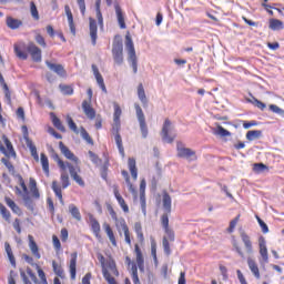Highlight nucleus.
Wrapping results in <instances>:
<instances>
[{"mask_svg":"<svg viewBox=\"0 0 284 284\" xmlns=\"http://www.w3.org/2000/svg\"><path fill=\"white\" fill-rule=\"evenodd\" d=\"M125 50L129 54L128 61L129 63H131L133 73L136 74L139 72V61L136 59V50L134 49V42L132 41V37H130V34L125 36Z\"/></svg>","mask_w":284,"mask_h":284,"instance_id":"f257e3e1","label":"nucleus"},{"mask_svg":"<svg viewBox=\"0 0 284 284\" xmlns=\"http://www.w3.org/2000/svg\"><path fill=\"white\" fill-rule=\"evenodd\" d=\"M161 134L162 141L165 143H173L174 139H176V131H174V125H172V122L169 119L164 121Z\"/></svg>","mask_w":284,"mask_h":284,"instance_id":"f03ea898","label":"nucleus"},{"mask_svg":"<svg viewBox=\"0 0 284 284\" xmlns=\"http://www.w3.org/2000/svg\"><path fill=\"white\" fill-rule=\"evenodd\" d=\"M179 159H186V161H196V152L190 148L183 146V143L179 142L178 146Z\"/></svg>","mask_w":284,"mask_h":284,"instance_id":"7ed1b4c3","label":"nucleus"},{"mask_svg":"<svg viewBox=\"0 0 284 284\" xmlns=\"http://www.w3.org/2000/svg\"><path fill=\"white\" fill-rule=\"evenodd\" d=\"M67 168L69 170L71 179H73V181H75V183H78V185H80L81 187H85V182L79 174V172H81V168H79V164L74 165L70 162H67Z\"/></svg>","mask_w":284,"mask_h":284,"instance_id":"20e7f679","label":"nucleus"},{"mask_svg":"<svg viewBox=\"0 0 284 284\" xmlns=\"http://www.w3.org/2000/svg\"><path fill=\"white\" fill-rule=\"evenodd\" d=\"M135 114L138 116V121L140 123V130L143 139H148V124L145 123V114L143 113V109L138 103L134 104Z\"/></svg>","mask_w":284,"mask_h":284,"instance_id":"39448f33","label":"nucleus"},{"mask_svg":"<svg viewBox=\"0 0 284 284\" xmlns=\"http://www.w3.org/2000/svg\"><path fill=\"white\" fill-rule=\"evenodd\" d=\"M112 57L116 65H123V42L121 41L113 42Z\"/></svg>","mask_w":284,"mask_h":284,"instance_id":"423d86ee","label":"nucleus"},{"mask_svg":"<svg viewBox=\"0 0 284 284\" xmlns=\"http://www.w3.org/2000/svg\"><path fill=\"white\" fill-rule=\"evenodd\" d=\"M258 247H260V263L261 265H267L270 263V254L267 253V242L265 237H260L258 240Z\"/></svg>","mask_w":284,"mask_h":284,"instance_id":"0eeeda50","label":"nucleus"},{"mask_svg":"<svg viewBox=\"0 0 284 284\" xmlns=\"http://www.w3.org/2000/svg\"><path fill=\"white\" fill-rule=\"evenodd\" d=\"M27 51L31 55L32 61L36 63H41V49L34 44V42H29L27 45Z\"/></svg>","mask_w":284,"mask_h":284,"instance_id":"6e6552de","label":"nucleus"},{"mask_svg":"<svg viewBox=\"0 0 284 284\" xmlns=\"http://www.w3.org/2000/svg\"><path fill=\"white\" fill-rule=\"evenodd\" d=\"M45 65L51 70V72H54L58 74V77H61L64 79V77H68V72H65V68L62 67V64H57L52 61L45 60Z\"/></svg>","mask_w":284,"mask_h":284,"instance_id":"1a4fd4ad","label":"nucleus"},{"mask_svg":"<svg viewBox=\"0 0 284 284\" xmlns=\"http://www.w3.org/2000/svg\"><path fill=\"white\" fill-rule=\"evenodd\" d=\"M3 143L6 145L4 151H1L7 159H17V152L14 151V146H12V142H10V139L8 136L2 135Z\"/></svg>","mask_w":284,"mask_h":284,"instance_id":"9d476101","label":"nucleus"},{"mask_svg":"<svg viewBox=\"0 0 284 284\" xmlns=\"http://www.w3.org/2000/svg\"><path fill=\"white\" fill-rule=\"evenodd\" d=\"M114 108V113H113V126L112 130L113 132H119L121 130V106L116 103L113 104Z\"/></svg>","mask_w":284,"mask_h":284,"instance_id":"9b49d317","label":"nucleus"},{"mask_svg":"<svg viewBox=\"0 0 284 284\" xmlns=\"http://www.w3.org/2000/svg\"><path fill=\"white\" fill-rule=\"evenodd\" d=\"M59 148H60L61 154H63L65 159H68L69 161H73V163L78 165L79 158H77V155H74V153H72V151H70V149L65 146V144H63V142H59Z\"/></svg>","mask_w":284,"mask_h":284,"instance_id":"f8f14e48","label":"nucleus"},{"mask_svg":"<svg viewBox=\"0 0 284 284\" xmlns=\"http://www.w3.org/2000/svg\"><path fill=\"white\" fill-rule=\"evenodd\" d=\"M82 110L85 116H88L91 121L95 119L97 111L94 110V108H92V103L90 102V100H84L82 102Z\"/></svg>","mask_w":284,"mask_h":284,"instance_id":"ddd939ff","label":"nucleus"},{"mask_svg":"<svg viewBox=\"0 0 284 284\" xmlns=\"http://www.w3.org/2000/svg\"><path fill=\"white\" fill-rule=\"evenodd\" d=\"M89 30H90L92 45H97V39H98L97 32L99 30V27L97 26V20H94V18H89Z\"/></svg>","mask_w":284,"mask_h":284,"instance_id":"4468645a","label":"nucleus"},{"mask_svg":"<svg viewBox=\"0 0 284 284\" xmlns=\"http://www.w3.org/2000/svg\"><path fill=\"white\" fill-rule=\"evenodd\" d=\"M16 194H18L19 196H22V200L24 201V205L26 207H28V210H34V202L32 201V197H30V194H23V191H21V189H19V186H16Z\"/></svg>","mask_w":284,"mask_h":284,"instance_id":"2eb2a0df","label":"nucleus"},{"mask_svg":"<svg viewBox=\"0 0 284 284\" xmlns=\"http://www.w3.org/2000/svg\"><path fill=\"white\" fill-rule=\"evenodd\" d=\"M106 6H112V0H105ZM95 16L100 28H103V13H101V0H95Z\"/></svg>","mask_w":284,"mask_h":284,"instance_id":"dca6fc26","label":"nucleus"},{"mask_svg":"<svg viewBox=\"0 0 284 284\" xmlns=\"http://www.w3.org/2000/svg\"><path fill=\"white\" fill-rule=\"evenodd\" d=\"M89 221L94 236H97V239H101V224H99V221L94 219V215L92 214L89 215Z\"/></svg>","mask_w":284,"mask_h":284,"instance_id":"f3484780","label":"nucleus"},{"mask_svg":"<svg viewBox=\"0 0 284 284\" xmlns=\"http://www.w3.org/2000/svg\"><path fill=\"white\" fill-rule=\"evenodd\" d=\"M135 256H136V265L140 270V272H144L145 270V260L143 258V253L141 252V248L139 247V244H135Z\"/></svg>","mask_w":284,"mask_h":284,"instance_id":"a211bd4d","label":"nucleus"},{"mask_svg":"<svg viewBox=\"0 0 284 284\" xmlns=\"http://www.w3.org/2000/svg\"><path fill=\"white\" fill-rule=\"evenodd\" d=\"M114 8H115L118 23H119L121 30H125L126 26H125V16L123 14V10L121 9V6H119V4H115Z\"/></svg>","mask_w":284,"mask_h":284,"instance_id":"6ab92c4d","label":"nucleus"},{"mask_svg":"<svg viewBox=\"0 0 284 284\" xmlns=\"http://www.w3.org/2000/svg\"><path fill=\"white\" fill-rule=\"evenodd\" d=\"M162 205H163V210L166 214H170L172 212V197L170 196V194L168 192L163 193Z\"/></svg>","mask_w":284,"mask_h":284,"instance_id":"aec40b11","label":"nucleus"},{"mask_svg":"<svg viewBox=\"0 0 284 284\" xmlns=\"http://www.w3.org/2000/svg\"><path fill=\"white\" fill-rule=\"evenodd\" d=\"M29 239V248L31 250V253L36 258H41V253L39 252V245H37V242L34 241V237L32 235L28 236Z\"/></svg>","mask_w":284,"mask_h":284,"instance_id":"412c9836","label":"nucleus"},{"mask_svg":"<svg viewBox=\"0 0 284 284\" xmlns=\"http://www.w3.org/2000/svg\"><path fill=\"white\" fill-rule=\"evenodd\" d=\"M114 222H115V227H116L120 236L123 234V232H128L130 230L128 227V223L125 222V219L116 217V220H114Z\"/></svg>","mask_w":284,"mask_h":284,"instance_id":"4be33fe9","label":"nucleus"},{"mask_svg":"<svg viewBox=\"0 0 284 284\" xmlns=\"http://www.w3.org/2000/svg\"><path fill=\"white\" fill-rule=\"evenodd\" d=\"M248 270H251L253 276L261 278V271L258 270V264L252 257L247 258Z\"/></svg>","mask_w":284,"mask_h":284,"instance_id":"5701e85b","label":"nucleus"},{"mask_svg":"<svg viewBox=\"0 0 284 284\" xmlns=\"http://www.w3.org/2000/svg\"><path fill=\"white\" fill-rule=\"evenodd\" d=\"M77 258H78V254L72 253L71 254V260H70V265H69V270H70L72 281H74V278H77Z\"/></svg>","mask_w":284,"mask_h":284,"instance_id":"b1692460","label":"nucleus"},{"mask_svg":"<svg viewBox=\"0 0 284 284\" xmlns=\"http://www.w3.org/2000/svg\"><path fill=\"white\" fill-rule=\"evenodd\" d=\"M51 158L53 159V161H55V163H58V166L62 172H65V170H68V162H63V160L59 158V154L54 152V149H51Z\"/></svg>","mask_w":284,"mask_h":284,"instance_id":"393cba45","label":"nucleus"},{"mask_svg":"<svg viewBox=\"0 0 284 284\" xmlns=\"http://www.w3.org/2000/svg\"><path fill=\"white\" fill-rule=\"evenodd\" d=\"M114 132V141L118 145V150L121 154V156H125V149L123 148V139L121 138V134L119 131H113Z\"/></svg>","mask_w":284,"mask_h":284,"instance_id":"a878e982","label":"nucleus"},{"mask_svg":"<svg viewBox=\"0 0 284 284\" xmlns=\"http://www.w3.org/2000/svg\"><path fill=\"white\" fill-rule=\"evenodd\" d=\"M7 26L10 28V30H18V28H21L23 26V21L19 19H14L12 17L7 18Z\"/></svg>","mask_w":284,"mask_h":284,"instance_id":"bb28decb","label":"nucleus"},{"mask_svg":"<svg viewBox=\"0 0 284 284\" xmlns=\"http://www.w3.org/2000/svg\"><path fill=\"white\" fill-rule=\"evenodd\" d=\"M103 229H104L105 234L109 237V241L112 243V245L114 247H116V237L114 236V232L112 231V227L110 226V224L104 223Z\"/></svg>","mask_w":284,"mask_h":284,"instance_id":"cd10ccee","label":"nucleus"},{"mask_svg":"<svg viewBox=\"0 0 284 284\" xmlns=\"http://www.w3.org/2000/svg\"><path fill=\"white\" fill-rule=\"evenodd\" d=\"M103 229H104L105 234L109 237V241L112 243V245L114 247H116V237L114 236V232L112 231V227L110 226V224L104 223Z\"/></svg>","mask_w":284,"mask_h":284,"instance_id":"c85d7f7f","label":"nucleus"},{"mask_svg":"<svg viewBox=\"0 0 284 284\" xmlns=\"http://www.w3.org/2000/svg\"><path fill=\"white\" fill-rule=\"evenodd\" d=\"M241 239L244 243V247L247 252V254H252L254 252L252 247V241L250 240V235L247 233H241Z\"/></svg>","mask_w":284,"mask_h":284,"instance_id":"c756f323","label":"nucleus"},{"mask_svg":"<svg viewBox=\"0 0 284 284\" xmlns=\"http://www.w3.org/2000/svg\"><path fill=\"white\" fill-rule=\"evenodd\" d=\"M114 196L123 212L128 214V212H130V207L125 204V200L123 199V196H121V193H119V190L116 189L114 190Z\"/></svg>","mask_w":284,"mask_h":284,"instance_id":"7c9ffc66","label":"nucleus"},{"mask_svg":"<svg viewBox=\"0 0 284 284\" xmlns=\"http://www.w3.org/2000/svg\"><path fill=\"white\" fill-rule=\"evenodd\" d=\"M4 250L12 267H17V260L14 258V254L12 253V246H10V243H4Z\"/></svg>","mask_w":284,"mask_h":284,"instance_id":"2f4dec72","label":"nucleus"},{"mask_svg":"<svg viewBox=\"0 0 284 284\" xmlns=\"http://www.w3.org/2000/svg\"><path fill=\"white\" fill-rule=\"evenodd\" d=\"M40 161L42 165V170L47 176H50V162L48 161V156L45 153L40 154Z\"/></svg>","mask_w":284,"mask_h":284,"instance_id":"473e14b6","label":"nucleus"},{"mask_svg":"<svg viewBox=\"0 0 284 284\" xmlns=\"http://www.w3.org/2000/svg\"><path fill=\"white\" fill-rule=\"evenodd\" d=\"M27 148L31 152V156H33L34 161H39V153L37 152V145L30 140L29 138H26Z\"/></svg>","mask_w":284,"mask_h":284,"instance_id":"72a5a7b5","label":"nucleus"},{"mask_svg":"<svg viewBox=\"0 0 284 284\" xmlns=\"http://www.w3.org/2000/svg\"><path fill=\"white\" fill-rule=\"evenodd\" d=\"M129 170L131 172V176L132 179H134V181H136L138 176H139V172L136 170V160H134L133 158H129Z\"/></svg>","mask_w":284,"mask_h":284,"instance_id":"f704fd0d","label":"nucleus"},{"mask_svg":"<svg viewBox=\"0 0 284 284\" xmlns=\"http://www.w3.org/2000/svg\"><path fill=\"white\" fill-rule=\"evenodd\" d=\"M138 99L143 105H148V95H145V89L143 88V83H140L138 85Z\"/></svg>","mask_w":284,"mask_h":284,"instance_id":"c9c22d12","label":"nucleus"},{"mask_svg":"<svg viewBox=\"0 0 284 284\" xmlns=\"http://www.w3.org/2000/svg\"><path fill=\"white\" fill-rule=\"evenodd\" d=\"M51 187L60 203L63 205V193L61 192V185H59V182L53 181Z\"/></svg>","mask_w":284,"mask_h":284,"instance_id":"e433bc0d","label":"nucleus"},{"mask_svg":"<svg viewBox=\"0 0 284 284\" xmlns=\"http://www.w3.org/2000/svg\"><path fill=\"white\" fill-rule=\"evenodd\" d=\"M213 134L215 136H232V133L227 130H225V128H222L221 124H217V126L215 129H213Z\"/></svg>","mask_w":284,"mask_h":284,"instance_id":"4c0bfd02","label":"nucleus"},{"mask_svg":"<svg viewBox=\"0 0 284 284\" xmlns=\"http://www.w3.org/2000/svg\"><path fill=\"white\" fill-rule=\"evenodd\" d=\"M268 28L274 31L283 30V28H284L283 21H281L278 19H271Z\"/></svg>","mask_w":284,"mask_h":284,"instance_id":"58836bf2","label":"nucleus"},{"mask_svg":"<svg viewBox=\"0 0 284 284\" xmlns=\"http://www.w3.org/2000/svg\"><path fill=\"white\" fill-rule=\"evenodd\" d=\"M4 201L8 207H10V210H12L14 214H21V209L19 207V205H17V203H14V201H12V199L6 197Z\"/></svg>","mask_w":284,"mask_h":284,"instance_id":"ea45409f","label":"nucleus"},{"mask_svg":"<svg viewBox=\"0 0 284 284\" xmlns=\"http://www.w3.org/2000/svg\"><path fill=\"white\" fill-rule=\"evenodd\" d=\"M69 212H70L71 216H73V219H75V221H81V219H82L81 211H79V207H77V205L70 204Z\"/></svg>","mask_w":284,"mask_h":284,"instance_id":"a19ab883","label":"nucleus"},{"mask_svg":"<svg viewBox=\"0 0 284 284\" xmlns=\"http://www.w3.org/2000/svg\"><path fill=\"white\" fill-rule=\"evenodd\" d=\"M52 268L54 274L59 276L60 278H65V272L63 271V267L57 263V261L52 262Z\"/></svg>","mask_w":284,"mask_h":284,"instance_id":"79ce46f5","label":"nucleus"},{"mask_svg":"<svg viewBox=\"0 0 284 284\" xmlns=\"http://www.w3.org/2000/svg\"><path fill=\"white\" fill-rule=\"evenodd\" d=\"M13 50L18 59H21L22 61H26L28 59V53L26 51H22L21 47H19L18 44H14Z\"/></svg>","mask_w":284,"mask_h":284,"instance_id":"37998d69","label":"nucleus"},{"mask_svg":"<svg viewBox=\"0 0 284 284\" xmlns=\"http://www.w3.org/2000/svg\"><path fill=\"white\" fill-rule=\"evenodd\" d=\"M262 134H263V132H261L258 130L247 131L246 139H247V141H256V139H261Z\"/></svg>","mask_w":284,"mask_h":284,"instance_id":"c03bdc74","label":"nucleus"},{"mask_svg":"<svg viewBox=\"0 0 284 284\" xmlns=\"http://www.w3.org/2000/svg\"><path fill=\"white\" fill-rule=\"evenodd\" d=\"M60 181L62 183V189L65 190L68 187H70V175H68V173L64 171H62L61 176H60Z\"/></svg>","mask_w":284,"mask_h":284,"instance_id":"a18cd8bd","label":"nucleus"},{"mask_svg":"<svg viewBox=\"0 0 284 284\" xmlns=\"http://www.w3.org/2000/svg\"><path fill=\"white\" fill-rule=\"evenodd\" d=\"M131 276L134 284H141V281L139 280V267L136 264H132Z\"/></svg>","mask_w":284,"mask_h":284,"instance_id":"49530a36","label":"nucleus"},{"mask_svg":"<svg viewBox=\"0 0 284 284\" xmlns=\"http://www.w3.org/2000/svg\"><path fill=\"white\" fill-rule=\"evenodd\" d=\"M30 14L34 21H39V9H37V4L34 3V1L30 2Z\"/></svg>","mask_w":284,"mask_h":284,"instance_id":"de8ad7c7","label":"nucleus"},{"mask_svg":"<svg viewBox=\"0 0 284 284\" xmlns=\"http://www.w3.org/2000/svg\"><path fill=\"white\" fill-rule=\"evenodd\" d=\"M52 123L57 130H60V132H65V126L61 123V120L54 115V113H51Z\"/></svg>","mask_w":284,"mask_h":284,"instance_id":"09e8293b","label":"nucleus"},{"mask_svg":"<svg viewBox=\"0 0 284 284\" xmlns=\"http://www.w3.org/2000/svg\"><path fill=\"white\" fill-rule=\"evenodd\" d=\"M248 103H252V105H255V108H258V110H265L267 108V104L263 103L258 99L252 97V99H248Z\"/></svg>","mask_w":284,"mask_h":284,"instance_id":"8fccbe9b","label":"nucleus"},{"mask_svg":"<svg viewBox=\"0 0 284 284\" xmlns=\"http://www.w3.org/2000/svg\"><path fill=\"white\" fill-rule=\"evenodd\" d=\"M37 270H38V276L40 278V282L38 281L37 284H48V278L45 277V272H43V270H41V267L39 265H36Z\"/></svg>","mask_w":284,"mask_h":284,"instance_id":"3c124183","label":"nucleus"},{"mask_svg":"<svg viewBox=\"0 0 284 284\" xmlns=\"http://www.w3.org/2000/svg\"><path fill=\"white\" fill-rule=\"evenodd\" d=\"M2 90L4 91L7 103L10 105V103H12V93L10 92V88H8V84H3Z\"/></svg>","mask_w":284,"mask_h":284,"instance_id":"603ef678","label":"nucleus"},{"mask_svg":"<svg viewBox=\"0 0 284 284\" xmlns=\"http://www.w3.org/2000/svg\"><path fill=\"white\" fill-rule=\"evenodd\" d=\"M80 134H81L82 139H84V141H87V143H89L90 145L94 144V141L92 140V138L90 136V134L88 133V131L84 128L81 129Z\"/></svg>","mask_w":284,"mask_h":284,"instance_id":"864d4df0","label":"nucleus"},{"mask_svg":"<svg viewBox=\"0 0 284 284\" xmlns=\"http://www.w3.org/2000/svg\"><path fill=\"white\" fill-rule=\"evenodd\" d=\"M268 110H271V112H273L274 114H278L280 116L284 118V110L281 109L278 105L270 104Z\"/></svg>","mask_w":284,"mask_h":284,"instance_id":"5fc2aeb1","label":"nucleus"},{"mask_svg":"<svg viewBox=\"0 0 284 284\" xmlns=\"http://www.w3.org/2000/svg\"><path fill=\"white\" fill-rule=\"evenodd\" d=\"M59 89L62 92V94L70 95V94L74 93V89H72V87H70V85L60 84Z\"/></svg>","mask_w":284,"mask_h":284,"instance_id":"6e6d98bb","label":"nucleus"},{"mask_svg":"<svg viewBox=\"0 0 284 284\" xmlns=\"http://www.w3.org/2000/svg\"><path fill=\"white\" fill-rule=\"evenodd\" d=\"M151 254H152L153 261L156 265V263H159V260L156 257V241H154V239H151Z\"/></svg>","mask_w":284,"mask_h":284,"instance_id":"4d7b16f0","label":"nucleus"},{"mask_svg":"<svg viewBox=\"0 0 284 284\" xmlns=\"http://www.w3.org/2000/svg\"><path fill=\"white\" fill-rule=\"evenodd\" d=\"M102 274H103L105 281H106L109 284H114V283H116V281L114 280V277H112V275L110 274V272L108 271V268H103V270H102Z\"/></svg>","mask_w":284,"mask_h":284,"instance_id":"13d9d810","label":"nucleus"},{"mask_svg":"<svg viewBox=\"0 0 284 284\" xmlns=\"http://www.w3.org/2000/svg\"><path fill=\"white\" fill-rule=\"evenodd\" d=\"M0 214L2 215V217L4 219V221H10V211H8V209L0 203Z\"/></svg>","mask_w":284,"mask_h":284,"instance_id":"bf43d9fd","label":"nucleus"},{"mask_svg":"<svg viewBox=\"0 0 284 284\" xmlns=\"http://www.w3.org/2000/svg\"><path fill=\"white\" fill-rule=\"evenodd\" d=\"M95 80L98 85L101 88L102 92L108 93V89L105 88V82L103 81V75H95Z\"/></svg>","mask_w":284,"mask_h":284,"instance_id":"052dcab7","label":"nucleus"},{"mask_svg":"<svg viewBox=\"0 0 284 284\" xmlns=\"http://www.w3.org/2000/svg\"><path fill=\"white\" fill-rule=\"evenodd\" d=\"M265 170H267V165L263 163L253 164V171H255L257 174H261V172H265Z\"/></svg>","mask_w":284,"mask_h":284,"instance_id":"680f3d73","label":"nucleus"},{"mask_svg":"<svg viewBox=\"0 0 284 284\" xmlns=\"http://www.w3.org/2000/svg\"><path fill=\"white\" fill-rule=\"evenodd\" d=\"M64 12L67 14L68 23L74 22V17L72 16V10L70 9V6H64Z\"/></svg>","mask_w":284,"mask_h":284,"instance_id":"e2e57ef3","label":"nucleus"},{"mask_svg":"<svg viewBox=\"0 0 284 284\" xmlns=\"http://www.w3.org/2000/svg\"><path fill=\"white\" fill-rule=\"evenodd\" d=\"M17 176H18L19 185L22 187V194H29L28 186L26 185V181L23 180V176H21L20 174H18Z\"/></svg>","mask_w":284,"mask_h":284,"instance_id":"0e129e2a","label":"nucleus"},{"mask_svg":"<svg viewBox=\"0 0 284 284\" xmlns=\"http://www.w3.org/2000/svg\"><path fill=\"white\" fill-rule=\"evenodd\" d=\"M161 223L164 230L170 229V217L168 216V213H164L161 217Z\"/></svg>","mask_w":284,"mask_h":284,"instance_id":"69168bd1","label":"nucleus"},{"mask_svg":"<svg viewBox=\"0 0 284 284\" xmlns=\"http://www.w3.org/2000/svg\"><path fill=\"white\" fill-rule=\"evenodd\" d=\"M1 163H3V165H6V168L8 169L9 172H11L12 174H14V165H12V162H9L8 159L2 158V159H1Z\"/></svg>","mask_w":284,"mask_h":284,"instance_id":"338daca9","label":"nucleus"},{"mask_svg":"<svg viewBox=\"0 0 284 284\" xmlns=\"http://www.w3.org/2000/svg\"><path fill=\"white\" fill-rule=\"evenodd\" d=\"M162 245H163V247H164L165 254H166L168 256H170L171 251H170V242L168 241V237H163Z\"/></svg>","mask_w":284,"mask_h":284,"instance_id":"774afa93","label":"nucleus"}]
</instances>
